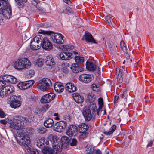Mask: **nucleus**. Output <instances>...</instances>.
Wrapping results in <instances>:
<instances>
[{
  "instance_id": "3",
  "label": "nucleus",
  "mask_w": 154,
  "mask_h": 154,
  "mask_svg": "<svg viewBox=\"0 0 154 154\" xmlns=\"http://www.w3.org/2000/svg\"><path fill=\"white\" fill-rule=\"evenodd\" d=\"M17 141L20 145L24 146L29 152L32 149L29 146L30 143V137L28 135L24 134L23 133H19L15 137Z\"/></svg>"
},
{
  "instance_id": "1",
  "label": "nucleus",
  "mask_w": 154,
  "mask_h": 154,
  "mask_svg": "<svg viewBox=\"0 0 154 154\" xmlns=\"http://www.w3.org/2000/svg\"><path fill=\"white\" fill-rule=\"evenodd\" d=\"M29 123V120L26 118L19 116H16L9 122V127L12 129L18 130L26 126Z\"/></svg>"
},
{
  "instance_id": "46",
  "label": "nucleus",
  "mask_w": 154,
  "mask_h": 154,
  "mask_svg": "<svg viewBox=\"0 0 154 154\" xmlns=\"http://www.w3.org/2000/svg\"><path fill=\"white\" fill-rule=\"evenodd\" d=\"M128 94V91L127 89L123 90L122 97L123 98H126Z\"/></svg>"
},
{
  "instance_id": "20",
  "label": "nucleus",
  "mask_w": 154,
  "mask_h": 154,
  "mask_svg": "<svg viewBox=\"0 0 154 154\" xmlns=\"http://www.w3.org/2000/svg\"><path fill=\"white\" fill-rule=\"evenodd\" d=\"M82 114L85 120L88 121H90L92 118V115L90 110L88 108H84L82 111Z\"/></svg>"
},
{
  "instance_id": "25",
  "label": "nucleus",
  "mask_w": 154,
  "mask_h": 154,
  "mask_svg": "<svg viewBox=\"0 0 154 154\" xmlns=\"http://www.w3.org/2000/svg\"><path fill=\"white\" fill-rule=\"evenodd\" d=\"M82 39L88 42L96 43L92 35L89 33H86L83 36Z\"/></svg>"
},
{
  "instance_id": "6",
  "label": "nucleus",
  "mask_w": 154,
  "mask_h": 154,
  "mask_svg": "<svg viewBox=\"0 0 154 154\" xmlns=\"http://www.w3.org/2000/svg\"><path fill=\"white\" fill-rule=\"evenodd\" d=\"M52 86L50 80L48 78H43L38 82V88L42 91H45Z\"/></svg>"
},
{
  "instance_id": "41",
  "label": "nucleus",
  "mask_w": 154,
  "mask_h": 154,
  "mask_svg": "<svg viewBox=\"0 0 154 154\" xmlns=\"http://www.w3.org/2000/svg\"><path fill=\"white\" fill-rule=\"evenodd\" d=\"M75 60L76 63H80L84 62V59L83 57H82L76 56L75 57Z\"/></svg>"
},
{
  "instance_id": "57",
  "label": "nucleus",
  "mask_w": 154,
  "mask_h": 154,
  "mask_svg": "<svg viewBox=\"0 0 154 154\" xmlns=\"http://www.w3.org/2000/svg\"><path fill=\"white\" fill-rule=\"evenodd\" d=\"M5 116V114L4 112L1 110H0V117L1 118H3Z\"/></svg>"
},
{
  "instance_id": "5",
  "label": "nucleus",
  "mask_w": 154,
  "mask_h": 154,
  "mask_svg": "<svg viewBox=\"0 0 154 154\" xmlns=\"http://www.w3.org/2000/svg\"><path fill=\"white\" fill-rule=\"evenodd\" d=\"M48 139L51 143L54 151L56 153L62 150V145L61 142H59V139L56 135L50 134L48 137Z\"/></svg>"
},
{
  "instance_id": "4",
  "label": "nucleus",
  "mask_w": 154,
  "mask_h": 154,
  "mask_svg": "<svg viewBox=\"0 0 154 154\" xmlns=\"http://www.w3.org/2000/svg\"><path fill=\"white\" fill-rule=\"evenodd\" d=\"M31 63L27 58H20L12 63V66L17 69L21 70L28 69L31 66Z\"/></svg>"
},
{
  "instance_id": "62",
  "label": "nucleus",
  "mask_w": 154,
  "mask_h": 154,
  "mask_svg": "<svg viewBox=\"0 0 154 154\" xmlns=\"http://www.w3.org/2000/svg\"><path fill=\"white\" fill-rule=\"evenodd\" d=\"M121 48L124 46L127 47L126 45L125 44L123 41H121L120 43Z\"/></svg>"
},
{
  "instance_id": "47",
  "label": "nucleus",
  "mask_w": 154,
  "mask_h": 154,
  "mask_svg": "<svg viewBox=\"0 0 154 154\" xmlns=\"http://www.w3.org/2000/svg\"><path fill=\"white\" fill-rule=\"evenodd\" d=\"M38 132L40 134H44L45 132V128L43 127H40L38 128Z\"/></svg>"
},
{
  "instance_id": "63",
  "label": "nucleus",
  "mask_w": 154,
  "mask_h": 154,
  "mask_svg": "<svg viewBox=\"0 0 154 154\" xmlns=\"http://www.w3.org/2000/svg\"><path fill=\"white\" fill-rule=\"evenodd\" d=\"M153 143V141H150L148 143L147 145V147L151 146L152 145Z\"/></svg>"
},
{
  "instance_id": "12",
  "label": "nucleus",
  "mask_w": 154,
  "mask_h": 154,
  "mask_svg": "<svg viewBox=\"0 0 154 154\" xmlns=\"http://www.w3.org/2000/svg\"><path fill=\"white\" fill-rule=\"evenodd\" d=\"M11 13L10 5L8 7L0 8V14L2 15L5 18H10L11 15Z\"/></svg>"
},
{
  "instance_id": "31",
  "label": "nucleus",
  "mask_w": 154,
  "mask_h": 154,
  "mask_svg": "<svg viewBox=\"0 0 154 154\" xmlns=\"http://www.w3.org/2000/svg\"><path fill=\"white\" fill-rule=\"evenodd\" d=\"M54 121L52 119L49 118L44 122V125L46 127L50 128L51 127L54 125Z\"/></svg>"
},
{
  "instance_id": "33",
  "label": "nucleus",
  "mask_w": 154,
  "mask_h": 154,
  "mask_svg": "<svg viewBox=\"0 0 154 154\" xmlns=\"http://www.w3.org/2000/svg\"><path fill=\"white\" fill-rule=\"evenodd\" d=\"M10 6L8 0H0V8Z\"/></svg>"
},
{
  "instance_id": "13",
  "label": "nucleus",
  "mask_w": 154,
  "mask_h": 154,
  "mask_svg": "<svg viewBox=\"0 0 154 154\" xmlns=\"http://www.w3.org/2000/svg\"><path fill=\"white\" fill-rule=\"evenodd\" d=\"M77 132V127L73 125H69L66 131V134L70 137L76 135Z\"/></svg>"
},
{
  "instance_id": "27",
  "label": "nucleus",
  "mask_w": 154,
  "mask_h": 154,
  "mask_svg": "<svg viewBox=\"0 0 154 154\" xmlns=\"http://www.w3.org/2000/svg\"><path fill=\"white\" fill-rule=\"evenodd\" d=\"M72 97L75 101L78 103H80L83 102L84 100V98L81 96L79 94L77 93H74L72 94Z\"/></svg>"
},
{
  "instance_id": "29",
  "label": "nucleus",
  "mask_w": 154,
  "mask_h": 154,
  "mask_svg": "<svg viewBox=\"0 0 154 154\" xmlns=\"http://www.w3.org/2000/svg\"><path fill=\"white\" fill-rule=\"evenodd\" d=\"M79 131L80 133H85L88 128V127L87 125L85 123H82L79 126Z\"/></svg>"
},
{
  "instance_id": "16",
  "label": "nucleus",
  "mask_w": 154,
  "mask_h": 154,
  "mask_svg": "<svg viewBox=\"0 0 154 154\" xmlns=\"http://www.w3.org/2000/svg\"><path fill=\"white\" fill-rule=\"evenodd\" d=\"M79 80L85 83H88L90 82L92 80L91 75L87 74H82L79 77Z\"/></svg>"
},
{
  "instance_id": "28",
  "label": "nucleus",
  "mask_w": 154,
  "mask_h": 154,
  "mask_svg": "<svg viewBox=\"0 0 154 154\" xmlns=\"http://www.w3.org/2000/svg\"><path fill=\"white\" fill-rule=\"evenodd\" d=\"M69 139L67 137L63 136L61 138V141H59V142H61L62 148L64 146H66L69 144Z\"/></svg>"
},
{
  "instance_id": "39",
  "label": "nucleus",
  "mask_w": 154,
  "mask_h": 154,
  "mask_svg": "<svg viewBox=\"0 0 154 154\" xmlns=\"http://www.w3.org/2000/svg\"><path fill=\"white\" fill-rule=\"evenodd\" d=\"M26 134L24 133L23 132H19L18 133V134L19 133H22L24 134L25 135H28V136H29V135H30L33 134L34 131V129L33 128H30V127L27 128L26 129Z\"/></svg>"
},
{
  "instance_id": "23",
  "label": "nucleus",
  "mask_w": 154,
  "mask_h": 154,
  "mask_svg": "<svg viewBox=\"0 0 154 154\" xmlns=\"http://www.w3.org/2000/svg\"><path fill=\"white\" fill-rule=\"evenodd\" d=\"M54 89L56 92L60 93L63 91L64 87L61 83L57 82L55 83Z\"/></svg>"
},
{
  "instance_id": "37",
  "label": "nucleus",
  "mask_w": 154,
  "mask_h": 154,
  "mask_svg": "<svg viewBox=\"0 0 154 154\" xmlns=\"http://www.w3.org/2000/svg\"><path fill=\"white\" fill-rule=\"evenodd\" d=\"M116 128V126L115 125H113L111 127L109 131H106L103 132L106 135H110L112 134Z\"/></svg>"
},
{
  "instance_id": "44",
  "label": "nucleus",
  "mask_w": 154,
  "mask_h": 154,
  "mask_svg": "<svg viewBox=\"0 0 154 154\" xmlns=\"http://www.w3.org/2000/svg\"><path fill=\"white\" fill-rule=\"evenodd\" d=\"M113 17V16L110 15L105 17V18L106 21L108 22L110 24L111 23V19Z\"/></svg>"
},
{
  "instance_id": "38",
  "label": "nucleus",
  "mask_w": 154,
  "mask_h": 154,
  "mask_svg": "<svg viewBox=\"0 0 154 154\" xmlns=\"http://www.w3.org/2000/svg\"><path fill=\"white\" fill-rule=\"evenodd\" d=\"M71 9L68 6H65L63 7L61 9L60 12L61 13L68 14L71 13Z\"/></svg>"
},
{
  "instance_id": "34",
  "label": "nucleus",
  "mask_w": 154,
  "mask_h": 154,
  "mask_svg": "<svg viewBox=\"0 0 154 154\" xmlns=\"http://www.w3.org/2000/svg\"><path fill=\"white\" fill-rule=\"evenodd\" d=\"M44 60L41 58H38L35 61V64L38 67H42L44 63Z\"/></svg>"
},
{
  "instance_id": "51",
  "label": "nucleus",
  "mask_w": 154,
  "mask_h": 154,
  "mask_svg": "<svg viewBox=\"0 0 154 154\" xmlns=\"http://www.w3.org/2000/svg\"><path fill=\"white\" fill-rule=\"evenodd\" d=\"M36 7L37 8L38 10L39 13V14H40L41 13L44 12L45 11V10L44 9L42 8L41 7L39 6L38 5L37 6V7Z\"/></svg>"
},
{
  "instance_id": "14",
  "label": "nucleus",
  "mask_w": 154,
  "mask_h": 154,
  "mask_svg": "<svg viewBox=\"0 0 154 154\" xmlns=\"http://www.w3.org/2000/svg\"><path fill=\"white\" fill-rule=\"evenodd\" d=\"M67 125L66 122L65 121H60L54 125L53 130L56 131L60 132L66 128Z\"/></svg>"
},
{
  "instance_id": "18",
  "label": "nucleus",
  "mask_w": 154,
  "mask_h": 154,
  "mask_svg": "<svg viewBox=\"0 0 154 154\" xmlns=\"http://www.w3.org/2000/svg\"><path fill=\"white\" fill-rule=\"evenodd\" d=\"M117 73L118 74L117 79V81L120 83H121L123 80L122 76L126 72V70L123 67L117 68L116 69Z\"/></svg>"
},
{
  "instance_id": "35",
  "label": "nucleus",
  "mask_w": 154,
  "mask_h": 154,
  "mask_svg": "<svg viewBox=\"0 0 154 154\" xmlns=\"http://www.w3.org/2000/svg\"><path fill=\"white\" fill-rule=\"evenodd\" d=\"M54 150H53L51 148L49 147L44 148L42 151L44 154H53Z\"/></svg>"
},
{
  "instance_id": "9",
  "label": "nucleus",
  "mask_w": 154,
  "mask_h": 154,
  "mask_svg": "<svg viewBox=\"0 0 154 154\" xmlns=\"http://www.w3.org/2000/svg\"><path fill=\"white\" fill-rule=\"evenodd\" d=\"M15 88L12 85H9L3 87L0 92V96L2 98L6 97L12 94Z\"/></svg>"
},
{
  "instance_id": "15",
  "label": "nucleus",
  "mask_w": 154,
  "mask_h": 154,
  "mask_svg": "<svg viewBox=\"0 0 154 154\" xmlns=\"http://www.w3.org/2000/svg\"><path fill=\"white\" fill-rule=\"evenodd\" d=\"M55 97V94L54 93L47 94L42 97L40 101L41 103H49L52 101Z\"/></svg>"
},
{
  "instance_id": "7",
  "label": "nucleus",
  "mask_w": 154,
  "mask_h": 154,
  "mask_svg": "<svg viewBox=\"0 0 154 154\" xmlns=\"http://www.w3.org/2000/svg\"><path fill=\"white\" fill-rule=\"evenodd\" d=\"M42 35H38L35 36L30 42L31 48L33 50H37L40 49L41 47V42L42 41Z\"/></svg>"
},
{
  "instance_id": "30",
  "label": "nucleus",
  "mask_w": 154,
  "mask_h": 154,
  "mask_svg": "<svg viewBox=\"0 0 154 154\" xmlns=\"http://www.w3.org/2000/svg\"><path fill=\"white\" fill-rule=\"evenodd\" d=\"M17 102L15 101H11L10 103H8L10 104L11 107L12 108L16 109L17 108L20 107L21 104L22 102L18 101V100H17Z\"/></svg>"
},
{
  "instance_id": "8",
  "label": "nucleus",
  "mask_w": 154,
  "mask_h": 154,
  "mask_svg": "<svg viewBox=\"0 0 154 154\" xmlns=\"http://www.w3.org/2000/svg\"><path fill=\"white\" fill-rule=\"evenodd\" d=\"M45 34L51 35V38L54 43L60 44L64 42V36L59 33H55L51 31H46Z\"/></svg>"
},
{
  "instance_id": "48",
  "label": "nucleus",
  "mask_w": 154,
  "mask_h": 154,
  "mask_svg": "<svg viewBox=\"0 0 154 154\" xmlns=\"http://www.w3.org/2000/svg\"><path fill=\"white\" fill-rule=\"evenodd\" d=\"M77 140L75 138H73L72 140V142L70 143V144L72 146H74L77 145Z\"/></svg>"
},
{
  "instance_id": "56",
  "label": "nucleus",
  "mask_w": 154,
  "mask_h": 154,
  "mask_svg": "<svg viewBox=\"0 0 154 154\" xmlns=\"http://www.w3.org/2000/svg\"><path fill=\"white\" fill-rule=\"evenodd\" d=\"M82 134L80 135L79 137V138L80 140H83L86 137L85 133H82Z\"/></svg>"
},
{
  "instance_id": "54",
  "label": "nucleus",
  "mask_w": 154,
  "mask_h": 154,
  "mask_svg": "<svg viewBox=\"0 0 154 154\" xmlns=\"http://www.w3.org/2000/svg\"><path fill=\"white\" fill-rule=\"evenodd\" d=\"M29 74L30 76L32 77L34 75L35 72L33 70H31L29 71Z\"/></svg>"
},
{
  "instance_id": "55",
  "label": "nucleus",
  "mask_w": 154,
  "mask_h": 154,
  "mask_svg": "<svg viewBox=\"0 0 154 154\" xmlns=\"http://www.w3.org/2000/svg\"><path fill=\"white\" fill-rule=\"evenodd\" d=\"M30 154H38V152L36 149H32L29 152Z\"/></svg>"
},
{
  "instance_id": "43",
  "label": "nucleus",
  "mask_w": 154,
  "mask_h": 154,
  "mask_svg": "<svg viewBox=\"0 0 154 154\" xmlns=\"http://www.w3.org/2000/svg\"><path fill=\"white\" fill-rule=\"evenodd\" d=\"M63 47L65 51H68L74 48V46L72 45L69 46L67 45H63Z\"/></svg>"
},
{
  "instance_id": "64",
  "label": "nucleus",
  "mask_w": 154,
  "mask_h": 154,
  "mask_svg": "<svg viewBox=\"0 0 154 154\" xmlns=\"http://www.w3.org/2000/svg\"><path fill=\"white\" fill-rule=\"evenodd\" d=\"M7 121L5 120H1L0 121V122L3 124H6L7 123Z\"/></svg>"
},
{
  "instance_id": "22",
  "label": "nucleus",
  "mask_w": 154,
  "mask_h": 154,
  "mask_svg": "<svg viewBox=\"0 0 154 154\" xmlns=\"http://www.w3.org/2000/svg\"><path fill=\"white\" fill-rule=\"evenodd\" d=\"M65 88L70 93L74 92L76 90V87L73 83L71 82L67 83L65 85Z\"/></svg>"
},
{
  "instance_id": "32",
  "label": "nucleus",
  "mask_w": 154,
  "mask_h": 154,
  "mask_svg": "<svg viewBox=\"0 0 154 154\" xmlns=\"http://www.w3.org/2000/svg\"><path fill=\"white\" fill-rule=\"evenodd\" d=\"M46 64L47 66H51L54 65L55 63L53 59L50 57L48 56L46 59Z\"/></svg>"
},
{
  "instance_id": "60",
  "label": "nucleus",
  "mask_w": 154,
  "mask_h": 154,
  "mask_svg": "<svg viewBox=\"0 0 154 154\" xmlns=\"http://www.w3.org/2000/svg\"><path fill=\"white\" fill-rule=\"evenodd\" d=\"M99 107L98 109L97 110V114H99V111L100 110H101L103 107V105H99Z\"/></svg>"
},
{
  "instance_id": "53",
  "label": "nucleus",
  "mask_w": 154,
  "mask_h": 154,
  "mask_svg": "<svg viewBox=\"0 0 154 154\" xmlns=\"http://www.w3.org/2000/svg\"><path fill=\"white\" fill-rule=\"evenodd\" d=\"M15 1L17 2L19 8H22L23 7V2H20L19 0H15Z\"/></svg>"
},
{
  "instance_id": "24",
  "label": "nucleus",
  "mask_w": 154,
  "mask_h": 154,
  "mask_svg": "<svg viewBox=\"0 0 154 154\" xmlns=\"http://www.w3.org/2000/svg\"><path fill=\"white\" fill-rule=\"evenodd\" d=\"M71 69L74 73H76L83 71V69L79 64L77 63L72 64L70 67Z\"/></svg>"
},
{
  "instance_id": "58",
  "label": "nucleus",
  "mask_w": 154,
  "mask_h": 154,
  "mask_svg": "<svg viewBox=\"0 0 154 154\" xmlns=\"http://www.w3.org/2000/svg\"><path fill=\"white\" fill-rule=\"evenodd\" d=\"M98 104L99 105H103V100L102 98H100L98 99Z\"/></svg>"
},
{
  "instance_id": "52",
  "label": "nucleus",
  "mask_w": 154,
  "mask_h": 154,
  "mask_svg": "<svg viewBox=\"0 0 154 154\" xmlns=\"http://www.w3.org/2000/svg\"><path fill=\"white\" fill-rule=\"evenodd\" d=\"M49 108L48 106L44 105L41 107L40 110L41 112H45Z\"/></svg>"
},
{
  "instance_id": "11",
  "label": "nucleus",
  "mask_w": 154,
  "mask_h": 154,
  "mask_svg": "<svg viewBox=\"0 0 154 154\" xmlns=\"http://www.w3.org/2000/svg\"><path fill=\"white\" fill-rule=\"evenodd\" d=\"M34 83L35 82L34 80H29L20 83L18 84L17 86L20 90H25L32 86Z\"/></svg>"
},
{
  "instance_id": "40",
  "label": "nucleus",
  "mask_w": 154,
  "mask_h": 154,
  "mask_svg": "<svg viewBox=\"0 0 154 154\" xmlns=\"http://www.w3.org/2000/svg\"><path fill=\"white\" fill-rule=\"evenodd\" d=\"M45 140V139L44 137L40 139L37 142V146L39 147L42 146L44 144Z\"/></svg>"
},
{
  "instance_id": "19",
  "label": "nucleus",
  "mask_w": 154,
  "mask_h": 154,
  "mask_svg": "<svg viewBox=\"0 0 154 154\" xmlns=\"http://www.w3.org/2000/svg\"><path fill=\"white\" fill-rule=\"evenodd\" d=\"M2 79L5 82L11 83H15L17 79L14 76L7 74L5 75L2 76Z\"/></svg>"
},
{
  "instance_id": "2",
  "label": "nucleus",
  "mask_w": 154,
  "mask_h": 154,
  "mask_svg": "<svg viewBox=\"0 0 154 154\" xmlns=\"http://www.w3.org/2000/svg\"><path fill=\"white\" fill-rule=\"evenodd\" d=\"M17 141L20 145L24 146L29 152L32 149L29 146L30 143V137L28 135L24 134L23 133H19L15 137Z\"/></svg>"
},
{
  "instance_id": "49",
  "label": "nucleus",
  "mask_w": 154,
  "mask_h": 154,
  "mask_svg": "<svg viewBox=\"0 0 154 154\" xmlns=\"http://www.w3.org/2000/svg\"><path fill=\"white\" fill-rule=\"evenodd\" d=\"M62 68L61 70L64 73H66L68 72V70L67 68L65 66V64H64L62 65Z\"/></svg>"
},
{
  "instance_id": "10",
  "label": "nucleus",
  "mask_w": 154,
  "mask_h": 154,
  "mask_svg": "<svg viewBox=\"0 0 154 154\" xmlns=\"http://www.w3.org/2000/svg\"><path fill=\"white\" fill-rule=\"evenodd\" d=\"M42 40L41 42V45L43 49L49 50L52 48L53 45L48 38L42 36Z\"/></svg>"
},
{
  "instance_id": "45",
  "label": "nucleus",
  "mask_w": 154,
  "mask_h": 154,
  "mask_svg": "<svg viewBox=\"0 0 154 154\" xmlns=\"http://www.w3.org/2000/svg\"><path fill=\"white\" fill-rule=\"evenodd\" d=\"M92 89L95 91H99L100 90V88L99 86H97L95 84H93L92 85Z\"/></svg>"
},
{
  "instance_id": "26",
  "label": "nucleus",
  "mask_w": 154,
  "mask_h": 154,
  "mask_svg": "<svg viewBox=\"0 0 154 154\" xmlns=\"http://www.w3.org/2000/svg\"><path fill=\"white\" fill-rule=\"evenodd\" d=\"M17 100H18V101L22 102L21 96L15 95H13L10 97V98H7L6 101L7 103H10L11 101L17 102Z\"/></svg>"
},
{
  "instance_id": "50",
  "label": "nucleus",
  "mask_w": 154,
  "mask_h": 154,
  "mask_svg": "<svg viewBox=\"0 0 154 154\" xmlns=\"http://www.w3.org/2000/svg\"><path fill=\"white\" fill-rule=\"evenodd\" d=\"M31 2L32 5L34 6H35L36 7L40 3L38 0H32Z\"/></svg>"
},
{
  "instance_id": "59",
  "label": "nucleus",
  "mask_w": 154,
  "mask_h": 154,
  "mask_svg": "<svg viewBox=\"0 0 154 154\" xmlns=\"http://www.w3.org/2000/svg\"><path fill=\"white\" fill-rule=\"evenodd\" d=\"M54 116L55 117L54 119L56 120H59L60 119L59 118V116H58V113H54Z\"/></svg>"
},
{
  "instance_id": "61",
  "label": "nucleus",
  "mask_w": 154,
  "mask_h": 154,
  "mask_svg": "<svg viewBox=\"0 0 154 154\" xmlns=\"http://www.w3.org/2000/svg\"><path fill=\"white\" fill-rule=\"evenodd\" d=\"M121 48L124 53L127 52V47L124 46L123 47H122Z\"/></svg>"
},
{
  "instance_id": "21",
  "label": "nucleus",
  "mask_w": 154,
  "mask_h": 154,
  "mask_svg": "<svg viewBox=\"0 0 154 154\" xmlns=\"http://www.w3.org/2000/svg\"><path fill=\"white\" fill-rule=\"evenodd\" d=\"M72 54L69 52H63L59 54L60 58L62 60H67L72 58Z\"/></svg>"
},
{
  "instance_id": "17",
  "label": "nucleus",
  "mask_w": 154,
  "mask_h": 154,
  "mask_svg": "<svg viewBox=\"0 0 154 154\" xmlns=\"http://www.w3.org/2000/svg\"><path fill=\"white\" fill-rule=\"evenodd\" d=\"M86 64V68L88 70L94 71L97 69V63L95 61L93 62L87 61Z\"/></svg>"
},
{
  "instance_id": "42",
  "label": "nucleus",
  "mask_w": 154,
  "mask_h": 154,
  "mask_svg": "<svg viewBox=\"0 0 154 154\" xmlns=\"http://www.w3.org/2000/svg\"><path fill=\"white\" fill-rule=\"evenodd\" d=\"M87 154H101V153L99 150L92 149V150L91 149L90 151Z\"/></svg>"
},
{
  "instance_id": "36",
  "label": "nucleus",
  "mask_w": 154,
  "mask_h": 154,
  "mask_svg": "<svg viewBox=\"0 0 154 154\" xmlns=\"http://www.w3.org/2000/svg\"><path fill=\"white\" fill-rule=\"evenodd\" d=\"M96 99L95 95L92 93H89L87 95V99L90 103L94 101Z\"/></svg>"
}]
</instances>
